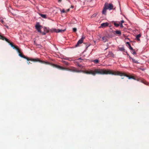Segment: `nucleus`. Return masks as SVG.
<instances>
[{"label":"nucleus","instance_id":"18","mask_svg":"<svg viewBox=\"0 0 149 149\" xmlns=\"http://www.w3.org/2000/svg\"><path fill=\"white\" fill-rule=\"evenodd\" d=\"M132 61L133 63H139V62H138V61L136 60L135 59L133 58H132Z\"/></svg>","mask_w":149,"mask_h":149},{"label":"nucleus","instance_id":"17","mask_svg":"<svg viewBox=\"0 0 149 149\" xmlns=\"http://www.w3.org/2000/svg\"><path fill=\"white\" fill-rule=\"evenodd\" d=\"M112 22L113 23L115 26L116 27H118L119 25V23H117L116 22L113 21Z\"/></svg>","mask_w":149,"mask_h":149},{"label":"nucleus","instance_id":"38","mask_svg":"<svg viewBox=\"0 0 149 149\" xmlns=\"http://www.w3.org/2000/svg\"><path fill=\"white\" fill-rule=\"evenodd\" d=\"M1 22H2V23H3V20H1Z\"/></svg>","mask_w":149,"mask_h":149},{"label":"nucleus","instance_id":"44","mask_svg":"<svg viewBox=\"0 0 149 149\" xmlns=\"http://www.w3.org/2000/svg\"><path fill=\"white\" fill-rule=\"evenodd\" d=\"M6 27H7V28H8V26H7Z\"/></svg>","mask_w":149,"mask_h":149},{"label":"nucleus","instance_id":"6","mask_svg":"<svg viewBox=\"0 0 149 149\" xmlns=\"http://www.w3.org/2000/svg\"><path fill=\"white\" fill-rule=\"evenodd\" d=\"M85 37L83 36L78 41L77 43L75 45L76 47H77L79 46V44H81L83 42V40L84 39Z\"/></svg>","mask_w":149,"mask_h":149},{"label":"nucleus","instance_id":"34","mask_svg":"<svg viewBox=\"0 0 149 149\" xmlns=\"http://www.w3.org/2000/svg\"><path fill=\"white\" fill-rule=\"evenodd\" d=\"M74 6H72H72H71V8H74Z\"/></svg>","mask_w":149,"mask_h":149},{"label":"nucleus","instance_id":"21","mask_svg":"<svg viewBox=\"0 0 149 149\" xmlns=\"http://www.w3.org/2000/svg\"><path fill=\"white\" fill-rule=\"evenodd\" d=\"M116 33L117 34L120 35L121 34V31H116Z\"/></svg>","mask_w":149,"mask_h":149},{"label":"nucleus","instance_id":"20","mask_svg":"<svg viewBox=\"0 0 149 149\" xmlns=\"http://www.w3.org/2000/svg\"><path fill=\"white\" fill-rule=\"evenodd\" d=\"M40 15L43 18H47L46 15H44L43 14H40Z\"/></svg>","mask_w":149,"mask_h":149},{"label":"nucleus","instance_id":"3","mask_svg":"<svg viewBox=\"0 0 149 149\" xmlns=\"http://www.w3.org/2000/svg\"><path fill=\"white\" fill-rule=\"evenodd\" d=\"M17 50L18 52L19 53V56H20L26 59L28 61H31L34 62H38V61L41 63H45L47 64H49L50 63L47 62H45L44 61H42L40 60L38 58H30L28 57H26L25 56L23 55L21 53V52L19 48H17Z\"/></svg>","mask_w":149,"mask_h":149},{"label":"nucleus","instance_id":"12","mask_svg":"<svg viewBox=\"0 0 149 149\" xmlns=\"http://www.w3.org/2000/svg\"><path fill=\"white\" fill-rule=\"evenodd\" d=\"M65 29H64L63 30L62 29H55L54 31L55 32H56V33H59V32H64L65 31Z\"/></svg>","mask_w":149,"mask_h":149},{"label":"nucleus","instance_id":"22","mask_svg":"<svg viewBox=\"0 0 149 149\" xmlns=\"http://www.w3.org/2000/svg\"><path fill=\"white\" fill-rule=\"evenodd\" d=\"M119 49L120 51H124V52H125V49L123 47H119Z\"/></svg>","mask_w":149,"mask_h":149},{"label":"nucleus","instance_id":"41","mask_svg":"<svg viewBox=\"0 0 149 149\" xmlns=\"http://www.w3.org/2000/svg\"><path fill=\"white\" fill-rule=\"evenodd\" d=\"M121 79H124V78H123V77H122V78H121Z\"/></svg>","mask_w":149,"mask_h":149},{"label":"nucleus","instance_id":"40","mask_svg":"<svg viewBox=\"0 0 149 149\" xmlns=\"http://www.w3.org/2000/svg\"><path fill=\"white\" fill-rule=\"evenodd\" d=\"M81 58H79L78 59V60L81 59Z\"/></svg>","mask_w":149,"mask_h":149},{"label":"nucleus","instance_id":"13","mask_svg":"<svg viewBox=\"0 0 149 149\" xmlns=\"http://www.w3.org/2000/svg\"><path fill=\"white\" fill-rule=\"evenodd\" d=\"M125 76L128 77L129 79H133L134 80H136V79L134 77H133V76H132L131 75H128L126 74V75H125Z\"/></svg>","mask_w":149,"mask_h":149},{"label":"nucleus","instance_id":"42","mask_svg":"<svg viewBox=\"0 0 149 149\" xmlns=\"http://www.w3.org/2000/svg\"><path fill=\"white\" fill-rule=\"evenodd\" d=\"M49 32V31H47V32Z\"/></svg>","mask_w":149,"mask_h":149},{"label":"nucleus","instance_id":"29","mask_svg":"<svg viewBox=\"0 0 149 149\" xmlns=\"http://www.w3.org/2000/svg\"><path fill=\"white\" fill-rule=\"evenodd\" d=\"M124 22V21L123 20H121L120 22H120L121 23L123 24Z\"/></svg>","mask_w":149,"mask_h":149},{"label":"nucleus","instance_id":"43","mask_svg":"<svg viewBox=\"0 0 149 149\" xmlns=\"http://www.w3.org/2000/svg\"><path fill=\"white\" fill-rule=\"evenodd\" d=\"M94 15H93V17H94Z\"/></svg>","mask_w":149,"mask_h":149},{"label":"nucleus","instance_id":"25","mask_svg":"<svg viewBox=\"0 0 149 149\" xmlns=\"http://www.w3.org/2000/svg\"><path fill=\"white\" fill-rule=\"evenodd\" d=\"M66 65H69V63L65 61H63V62Z\"/></svg>","mask_w":149,"mask_h":149},{"label":"nucleus","instance_id":"23","mask_svg":"<svg viewBox=\"0 0 149 149\" xmlns=\"http://www.w3.org/2000/svg\"><path fill=\"white\" fill-rule=\"evenodd\" d=\"M93 61L95 63H98L99 62V60L98 59H95Z\"/></svg>","mask_w":149,"mask_h":149},{"label":"nucleus","instance_id":"24","mask_svg":"<svg viewBox=\"0 0 149 149\" xmlns=\"http://www.w3.org/2000/svg\"><path fill=\"white\" fill-rule=\"evenodd\" d=\"M132 53L134 55H136V53L135 52L134 49H133L132 50Z\"/></svg>","mask_w":149,"mask_h":149},{"label":"nucleus","instance_id":"15","mask_svg":"<svg viewBox=\"0 0 149 149\" xmlns=\"http://www.w3.org/2000/svg\"><path fill=\"white\" fill-rule=\"evenodd\" d=\"M107 9H106V8L104 6L102 11V13L103 14H104L105 15H106V12H107Z\"/></svg>","mask_w":149,"mask_h":149},{"label":"nucleus","instance_id":"4","mask_svg":"<svg viewBox=\"0 0 149 149\" xmlns=\"http://www.w3.org/2000/svg\"><path fill=\"white\" fill-rule=\"evenodd\" d=\"M112 74L114 75H118L121 76H125L126 75V74L124 73L121 72L119 71H115L113 72L110 70H107L105 69V74Z\"/></svg>","mask_w":149,"mask_h":149},{"label":"nucleus","instance_id":"5","mask_svg":"<svg viewBox=\"0 0 149 149\" xmlns=\"http://www.w3.org/2000/svg\"><path fill=\"white\" fill-rule=\"evenodd\" d=\"M104 6L107 9H109V10H111L113 9V6L111 3H105Z\"/></svg>","mask_w":149,"mask_h":149},{"label":"nucleus","instance_id":"7","mask_svg":"<svg viewBox=\"0 0 149 149\" xmlns=\"http://www.w3.org/2000/svg\"><path fill=\"white\" fill-rule=\"evenodd\" d=\"M137 81H139L144 84L149 86V83L145 81L144 79H142L138 78L136 79Z\"/></svg>","mask_w":149,"mask_h":149},{"label":"nucleus","instance_id":"33","mask_svg":"<svg viewBox=\"0 0 149 149\" xmlns=\"http://www.w3.org/2000/svg\"><path fill=\"white\" fill-rule=\"evenodd\" d=\"M62 0H58V2L59 3L61 2Z\"/></svg>","mask_w":149,"mask_h":149},{"label":"nucleus","instance_id":"19","mask_svg":"<svg viewBox=\"0 0 149 149\" xmlns=\"http://www.w3.org/2000/svg\"><path fill=\"white\" fill-rule=\"evenodd\" d=\"M141 35L140 34H139L136 36V38L138 40H140L139 38L141 37Z\"/></svg>","mask_w":149,"mask_h":149},{"label":"nucleus","instance_id":"35","mask_svg":"<svg viewBox=\"0 0 149 149\" xmlns=\"http://www.w3.org/2000/svg\"><path fill=\"white\" fill-rule=\"evenodd\" d=\"M78 66H79V67H81V65H78Z\"/></svg>","mask_w":149,"mask_h":149},{"label":"nucleus","instance_id":"36","mask_svg":"<svg viewBox=\"0 0 149 149\" xmlns=\"http://www.w3.org/2000/svg\"><path fill=\"white\" fill-rule=\"evenodd\" d=\"M70 10V9H68L67 10V12H68Z\"/></svg>","mask_w":149,"mask_h":149},{"label":"nucleus","instance_id":"11","mask_svg":"<svg viewBox=\"0 0 149 149\" xmlns=\"http://www.w3.org/2000/svg\"><path fill=\"white\" fill-rule=\"evenodd\" d=\"M107 57H114V55L111 52H109L108 55L106 56Z\"/></svg>","mask_w":149,"mask_h":149},{"label":"nucleus","instance_id":"30","mask_svg":"<svg viewBox=\"0 0 149 149\" xmlns=\"http://www.w3.org/2000/svg\"><path fill=\"white\" fill-rule=\"evenodd\" d=\"M62 12L63 13H65V10L64 9H63L62 10Z\"/></svg>","mask_w":149,"mask_h":149},{"label":"nucleus","instance_id":"27","mask_svg":"<svg viewBox=\"0 0 149 149\" xmlns=\"http://www.w3.org/2000/svg\"><path fill=\"white\" fill-rule=\"evenodd\" d=\"M73 31L74 32H76L77 31V29L76 28H73Z\"/></svg>","mask_w":149,"mask_h":149},{"label":"nucleus","instance_id":"10","mask_svg":"<svg viewBox=\"0 0 149 149\" xmlns=\"http://www.w3.org/2000/svg\"><path fill=\"white\" fill-rule=\"evenodd\" d=\"M7 39L8 40V42H7L10 43V45L14 49H16L17 50V48H18L17 46L13 45V43L10 42V41L8 39ZM6 42H7V41Z\"/></svg>","mask_w":149,"mask_h":149},{"label":"nucleus","instance_id":"37","mask_svg":"<svg viewBox=\"0 0 149 149\" xmlns=\"http://www.w3.org/2000/svg\"><path fill=\"white\" fill-rule=\"evenodd\" d=\"M129 58H130V59H132V58L131 57L129 56Z\"/></svg>","mask_w":149,"mask_h":149},{"label":"nucleus","instance_id":"9","mask_svg":"<svg viewBox=\"0 0 149 149\" xmlns=\"http://www.w3.org/2000/svg\"><path fill=\"white\" fill-rule=\"evenodd\" d=\"M109 25V24L107 22L101 24V26L100 27L104 28L108 26Z\"/></svg>","mask_w":149,"mask_h":149},{"label":"nucleus","instance_id":"39","mask_svg":"<svg viewBox=\"0 0 149 149\" xmlns=\"http://www.w3.org/2000/svg\"><path fill=\"white\" fill-rule=\"evenodd\" d=\"M30 63V62H28V64H29Z\"/></svg>","mask_w":149,"mask_h":149},{"label":"nucleus","instance_id":"32","mask_svg":"<svg viewBox=\"0 0 149 149\" xmlns=\"http://www.w3.org/2000/svg\"><path fill=\"white\" fill-rule=\"evenodd\" d=\"M42 33L43 35H45L46 34V33L45 32H42Z\"/></svg>","mask_w":149,"mask_h":149},{"label":"nucleus","instance_id":"8","mask_svg":"<svg viewBox=\"0 0 149 149\" xmlns=\"http://www.w3.org/2000/svg\"><path fill=\"white\" fill-rule=\"evenodd\" d=\"M35 27L36 29L38 30V32L41 33L40 28L41 26L40 25L39 23H38L36 24Z\"/></svg>","mask_w":149,"mask_h":149},{"label":"nucleus","instance_id":"14","mask_svg":"<svg viewBox=\"0 0 149 149\" xmlns=\"http://www.w3.org/2000/svg\"><path fill=\"white\" fill-rule=\"evenodd\" d=\"M0 39L2 40H5L6 41L8 42V40L7 39V38H5V37L1 35H0Z\"/></svg>","mask_w":149,"mask_h":149},{"label":"nucleus","instance_id":"28","mask_svg":"<svg viewBox=\"0 0 149 149\" xmlns=\"http://www.w3.org/2000/svg\"><path fill=\"white\" fill-rule=\"evenodd\" d=\"M129 48L131 50H132L133 49H134L132 47H131L130 45L129 46Z\"/></svg>","mask_w":149,"mask_h":149},{"label":"nucleus","instance_id":"1","mask_svg":"<svg viewBox=\"0 0 149 149\" xmlns=\"http://www.w3.org/2000/svg\"><path fill=\"white\" fill-rule=\"evenodd\" d=\"M51 65L54 67L62 70H66L74 72L79 73L81 72V70H79L77 69L75 67H70L68 68H64L58 65L52 64Z\"/></svg>","mask_w":149,"mask_h":149},{"label":"nucleus","instance_id":"31","mask_svg":"<svg viewBox=\"0 0 149 149\" xmlns=\"http://www.w3.org/2000/svg\"><path fill=\"white\" fill-rule=\"evenodd\" d=\"M127 44H128V45L129 46H130V43H129V42H127Z\"/></svg>","mask_w":149,"mask_h":149},{"label":"nucleus","instance_id":"26","mask_svg":"<svg viewBox=\"0 0 149 149\" xmlns=\"http://www.w3.org/2000/svg\"><path fill=\"white\" fill-rule=\"evenodd\" d=\"M118 22L119 23V25L120 26V27L121 28H123V24L121 23L120 22Z\"/></svg>","mask_w":149,"mask_h":149},{"label":"nucleus","instance_id":"2","mask_svg":"<svg viewBox=\"0 0 149 149\" xmlns=\"http://www.w3.org/2000/svg\"><path fill=\"white\" fill-rule=\"evenodd\" d=\"M105 69H95L94 70H82L81 72L87 74H91L93 76H95L96 74H105Z\"/></svg>","mask_w":149,"mask_h":149},{"label":"nucleus","instance_id":"16","mask_svg":"<svg viewBox=\"0 0 149 149\" xmlns=\"http://www.w3.org/2000/svg\"><path fill=\"white\" fill-rule=\"evenodd\" d=\"M102 40L104 42H105L107 41V37H103L102 38Z\"/></svg>","mask_w":149,"mask_h":149}]
</instances>
